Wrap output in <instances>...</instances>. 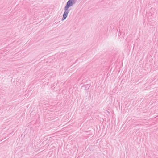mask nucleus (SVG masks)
Instances as JSON below:
<instances>
[{"instance_id":"f257e3e1","label":"nucleus","mask_w":158,"mask_h":158,"mask_svg":"<svg viewBox=\"0 0 158 158\" xmlns=\"http://www.w3.org/2000/svg\"><path fill=\"white\" fill-rule=\"evenodd\" d=\"M73 0H69L67 3V5L65 7V10L66 11H67L68 8L72 6L73 3Z\"/></svg>"},{"instance_id":"f03ea898","label":"nucleus","mask_w":158,"mask_h":158,"mask_svg":"<svg viewBox=\"0 0 158 158\" xmlns=\"http://www.w3.org/2000/svg\"><path fill=\"white\" fill-rule=\"evenodd\" d=\"M68 14V12H65L63 14V19H62V20H64L67 17V15Z\"/></svg>"}]
</instances>
